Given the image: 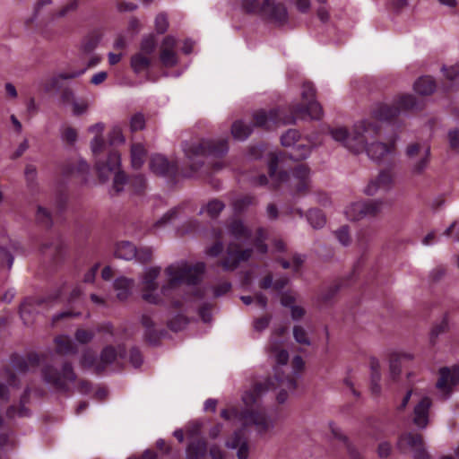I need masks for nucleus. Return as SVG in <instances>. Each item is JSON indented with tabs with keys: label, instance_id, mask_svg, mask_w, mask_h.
Returning <instances> with one entry per match:
<instances>
[{
	"label": "nucleus",
	"instance_id": "nucleus-1",
	"mask_svg": "<svg viewBox=\"0 0 459 459\" xmlns=\"http://www.w3.org/2000/svg\"><path fill=\"white\" fill-rule=\"evenodd\" d=\"M304 365L302 358L297 355L291 361V373L285 374L281 368L275 367L273 377H269L264 382L255 383L252 389L245 392L242 395L245 405L243 409L232 407L221 411V416L224 420L235 419L242 423V428L235 430L226 441L228 447L238 448V459H247L248 457L247 427L255 426L259 435L265 434L273 427L272 420L262 403L263 395L269 390L281 388L276 400L279 403H283L288 397L287 390L297 388V378L303 370Z\"/></svg>",
	"mask_w": 459,
	"mask_h": 459
},
{
	"label": "nucleus",
	"instance_id": "nucleus-2",
	"mask_svg": "<svg viewBox=\"0 0 459 459\" xmlns=\"http://www.w3.org/2000/svg\"><path fill=\"white\" fill-rule=\"evenodd\" d=\"M418 108L416 98L411 94L399 96L394 104L377 103L372 109L371 119H365L356 124L351 134L345 127L330 128L332 137L340 142L354 153L367 152L368 156L377 162L390 161L395 154V141L389 143L375 142L368 144V140L377 136L380 130V121H392L402 110Z\"/></svg>",
	"mask_w": 459,
	"mask_h": 459
},
{
	"label": "nucleus",
	"instance_id": "nucleus-3",
	"mask_svg": "<svg viewBox=\"0 0 459 459\" xmlns=\"http://www.w3.org/2000/svg\"><path fill=\"white\" fill-rule=\"evenodd\" d=\"M204 269V263H196L194 265L168 266L165 273L169 280L161 287L160 296L156 292L160 268L152 267L143 277L142 297L151 304L158 305L166 300L171 307L181 309L186 302L205 297V290L197 286L202 280Z\"/></svg>",
	"mask_w": 459,
	"mask_h": 459
},
{
	"label": "nucleus",
	"instance_id": "nucleus-4",
	"mask_svg": "<svg viewBox=\"0 0 459 459\" xmlns=\"http://www.w3.org/2000/svg\"><path fill=\"white\" fill-rule=\"evenodd\" d=\"M104 129L101 123L95 124L89 128L91 133H96V136L91 141V151L96 158L95 168L100 181L108 178L109 174L115 173L112 190L118 194L126 187L134 195H142L146 188V180L143 175L137 174L132 177L126 176L120 170V153L115 149L109 150L106 160H101L99 155L103 152L106 143L100 135Z\"/></svg>",
	"mask_w": 459,
	"mask_h": 459
},
{
	"label": "nucleus",
	"instance_id": "nucleus-5",
	"mask_svg": "<svg viewBox=\"0 0 459 459\" xmlns=\"http://www.w3.org/2000/svg\"><path fill=\"white\" fill-rule=\"evenodd\" d=\"M301 99V102L292 104L288 110L283 108L257 110L253 115L254 126L269 130L279 125L294 124L298 118L321 119L323 109L316 100V89L311 82L303 83Z\"/></svg>",
	"mask_w": 459,
	"mask_h": 459
},
{
	"label": "nucleus",
	"instance_id": "nucleus-6",
	"mask_svg": "<svg viewBox=\"0 0 459 459\" xmlns=\"http://www.w3.org/2000/svg\"><path fill=\"white\" fill-rule=\"evenodd\" d=\"M279 159L271 153L268 163V173L273 181V188L276 189L284 183L296 195H304L310 189V169L306 164L296 165L290 171H278Z\"/></svg>",
	"mask_w": 459,
	"mask_h": 459
},
{
	"label": "nucleus",
	"instance_id": "nucleus-7",
	"mask_svg": "<svg viewBox=\"0 0 459 459\" xmlns=\"http://www.w3.org/2000/svg\"><path fill=\"white\" fill-rule=\"evenodd\" d=\"M229 150L227 138L219 140L202 139L184 148L185 155L189 164L190 171L184 172L185 177H191L204 163V159L207 156L215 158L223 157Z\"/></svg>",
	"mask_w": 459,
	"mask_h": 459
},
{
	"label": "nucleus",
	"instance_id": "nucleus-8",
	"mask_svg": "<svg viewBox=\"0 0 459 459\" xmlns=\"http://www.w3.org/2000/svg\"><path fill=\"white\" fill-rule=\"evenodd\" d=\"M42 377L46 383L65 394L71 393L69 384L74 383L77 378L70 361L64 362L61 370L51 365L45 366L42 368Z\"/></svg>",
	"mask_w": 459,
	"mask_h": 459
},
{
	"label": "nucleus",
	"instance_id": "nucleus-9",
	"mask_svg": "<svg viewBox=\"0 0 459 459\" xmlns=\"http://www.w3.org/2000/svg\"><path fill=\"white\" fill-rule=\"evenodd\" d=\"M79 0H71L57 12L47 11L46 8L52 4V0H39L34 8L33 21L43 24L52 22L56 17H63L71 11L76 10Z\"/></svg>",
	"mask_w": 459,
	"mask_h": 459
},
{
	"label": "nucleus",
	"instance_id": "nucleus-10",
	"mask_svg": "<svg viewBox=\"0 0 459 459\" xmlns=\"http://www.w3.org/2000/svg\"><path fill=\"white\" fill-rule=\"evenodd\" d=\"M299 138L300 134L296 129H289L281 137V143L283 146L291 147L290 151L284 152L283 154L294 160L307 159L311 152L310 145L299 143Z\"/></svg>",
	"mask_w": 459,
	"mask_h": 459
},
{
	"label": "nucleus",
	"instance_id": "nucleus-11",
	"mask_svg": "<svg viewBox=\"0 0 459 459\" xmlns=\"http://www.w3.org/2000/svg\"><path fill=\"white\" fill-rule=\"evenodd\" d=\"M384 204L382 200L355 202L346 208L345 215L351 221H359L364 217H376L381 212Z\"/></svg>",
	"mask_w": 459,
	"mask_h": 459
},
{
	"label": "nucleus",
	"instance_id": "nucleus-12",
	"mask_svg": "<svg viewBox=\"0 0 459 459\" xmlns=\"http://www.w3.org/2000/svg\"><path fill=\"white\" fill-rule=\"evenodd\" d=\"M252 253V248L242 249L238 244L230 242L227 247L225 255L218 262V265L225 272L234 271L240 263L247 262L251 257Z\"/></svg>",
	"mask_w": 459,
	"mask_h": 459
},
{
	"label": "nucleus",
	"instance_id": "nucleus-13",
	"mask_svg": "<svg viewBox=\"0 0 459 459\" xmlns=\"http://www.w3.org/2000/svg\"><path fill=\"white\" fill-rule=\"evenodd\" d=\"M87 68L78 71L63 72L51 77L44 82L43 88L46 92L61 91V100L64 103H69L74 100L73 91L69 88L62 89V80L74 79L85 73Z\"/></svg>",
	"mask_w": 459,
	"mask_h": 459
},
{
	"label": "nucleus",
	"instance_id": "nucleus-14",
	"mask_svg": "<svg viewBox=\"0 0 459 459\" xmlns=\"http://www.w3.org/2000/svg\"><path fill=\"white\" fill-rule=\"evenodd\" d=\"M260 16L277 26L285 25L289 20L285 4L281 2H276L275 0L263 1Z\"/></svg>",
	"mask_w": 459,
	"mask_h": 459
},
{
	"label": "nucleus",
	"instance_id": "nucleus-15",
	"mask_svg": "<svg viewBox=\"0 0 459 459\" xmlns=\"http://www.w3.org/2000/svg\"><path fill=\"white\" fill-rule=\"evenodd\" d=\"M397 447L401 452H405L408 448L414 449V459H431L423 448V438L420 434H402L398 438Z\"/></svg>",
	"mask_w": 459,
	"mask_h": 459
},
{
	"label": "nucleus",
	"instance_id": "nucleus-16",
	"mask_svg": "<svg viewBox=\"0 0 459 459\" xmlns=\"http://www.w3.org/2000/svg\"><path fill=\"white\" fill-rule=\"evenodd\" d=\"M459 384V366L444 367L439 369V377L436 386L446 397H448L453 387Z\"/></svg>",
	"mask_w": 459,
	"mask_h": 459
},
{
	"label": "nucleus",
	"instance_id": "nucleus-17",
	"mask_svg": "<svg viewBox=\"0 0 459 459\" xmlns=\"http://www.w3.org/2000/svg\"><path fill=\"white\" fill-rule=\"evenodd\" d=\"M126 356L127 351L125 345H119L117 349L112 345L104 347L100 352V361L96 365V373L104 372L108 365L117 361V359H125Z\"/></svg>",
	"mask_w": 459,
	"mask_h": 459
},
{
	"label": "nucleus",
	"instance_id": "nucleus-18",
	"mask_svg": "<svg viewBox=\"0 0 459 459\" xmlns=\"http://www.w3.org/2000/svg\"><path fill=\"white\" fill-rule=\"evenodd\" d=\"M151 170L160 176L168 177L171 179H175L178 167L175 161H169L166 157L156 154L153 155L150 160Z\"/></svg>",
	"mask_w": 459,
	"mask_h": 459
},
{
	"label": "nucleus",
	"instance_id": "nucleus-19",
	"mask_svg": "<svg viewBox=\"0 0 459 459\" xmlns=\"http://www.w3.org/2000/svg\"><path fill=\"white\" fill-rule=\"evenodd\" d=\"M365 262H366V255H362L361 257L359 259V261L354 265L351 275L348 279L342 280L339 283H336V284L331 286L325 293L322 294V296H321L322 301L324 303L330 302L340 289H342L343 287L350 286L352 281L358 279L362 273Z\"/></svg>",
	"mask_w": 459,
	"mask_h": 459
},
{
	"label": "nucleus",
	"instance_id": "nucleus-20",
	"mask_svg": "<svg viewBox=\"0 0 459 459\" xmlns=\"http://www.w3.org/2000/svg\"><path fill=\"white\" fill-rule=\"evenodd\" d=\"M43 359V354L36 352H30L26 357L14 353L10 357V363L13 369L25 373L30 368H37Z\"/></svg>",
	"mask_w": 459,
	"mask_h": 459
},
{
	"label": "nucleus",
	"instance_id": "nucleus-21",
	"mask_svg": "<svg viewBox=\"0 0 459 459\" xmlns=\"http://www.w3.org/2000/svg\"><path fill=\"white\" fill-rule=\"evenodd\" d=\"M177 40L173 36H166L161 43L160 51V61L165 67H174L178 62V55L176 52Z\"/></svg>",
	"mask_w": 459,
	"mask_h": 459
},
{
	"label": "nucleus",
	"instance_id": "nucleus-22",
	"mask_svg": "<svg viewBox=\"0 0 459 459\" xmlns=\"http://www.w3.org/2000/svg\"><path fill=\"white\" fill-rule=\"evenodd\" d=\"M432 401L425 396L415 405L413 409L412 422L419 429H425L429 424V410Z\"/></svg>",
	"mask_w": 459,
	"mask_h": 459
},
{
	"label": "nucleus",
	"instance_id": "nucleus-23",
	"mask_svg": "<svg viewBox=\"0 0 459 459\" xmlns=\"http://www.w3.org/2000/svg\"><path fill=\"white\" fill-rule=\"evenodd\" d=\"M394 183V175L390 169H384L380 171L378 177L371 180L364 190L367 195H374L378 190H388Z\"/></svg>",
	"mask_w": 459,
	"mask_h": 459
},
{
	"label": "nucleus",
	"instance_id": "nucleus-24",
	"mask_svg": "<svg viewBox=\"0 0 459 459\" xmlns=\"http://www.w3.org/2000/svg\"><path fill=\"white\" fill-rule=\"evenodd\" d=\"M89 170L90 166L83 160H79L76 163L66 161L60 168V172L65 178L77 176L82 183L87 182Z\"/></svg>",
	"mask_w": 459,
	"mask_h": 459
},
{
	"label": "nucleus",
	"instance_id": "nucleus-25",
	"mask_svg": "<svg viewBox=\"0 0 459 459\" xmlns=\"http://www.w3.org/2000/svg\"><path fill=\"white\" fill-rule=\"evenodd\" d=\"M50 252L53 263L59 264L65 256V244L61 238L57 236L51 242L44 243L40 246V252L47 254Z\"/></svg>",
	"mask_w": 459,
	"mask_h": 459
},
{
	"label": "nucleus",
	"instance_id": "nucleus-26",
	"mask_svg": "<svg viewBox=\"0 0 459 459\" xmlns=\"http://www.w3.org/2000/svg\"><path fill=\"white\" fill-rule=\"evenodd\" d=\"M30 389L26 387L23 394L21 396L19 405H11L6 410V416L9 419H13L14 417H29L30 415V411L26 407V404L30 401Z\"/></svg>",
	"mask_w": 459,
	"mask_h": 459
},
{
	"label": "nucleus",
	"instance_id": "nucleus-27",
	"mask_svg": "<svg viewBox=\"0 0 459 459\" xmlns=\"http://www.w3.org/2000/svg\"><path fill=\"white\" fill-rule=\"evenodd\" d=\"M141 322L143 326L145 328V341L152 345L159 344L163 335V331H159L154 328V322L148 315H143Z\"/></svg>",
	"mask_w": 459,
	"mask_h": 459
},
{
	"label": "nucleus",
	"instance_id": "nucleus-28",
	"mask_svg": "<svg viewBox=\"0 0 459 459\" xmlns=\"http://www.w3.org/2000/svg\"><path fill=\"white\" fill-rule=\"evenodd\" d=\"M411 359L412 356L409 353L393 352L390 355V373L394 380H396L399 377L402 367L404 363Z\"/></svg>",
	"mask_w": 459,
	"mask_h": 459
},
{
	"label": "nucleus",
	"instance_id": "nucleus-29",
	"mask_svg": "<svg viewBox=\"0 0 459 459\" xmlns=\"http://www.w3.org/2000/svg\"><path fill=\"white\" fill-rule=\"evenodd\" d=\"M40 300L34 298H26L20 306V316L25 325L32 322L33 315L36 313V304L39 305Z\"/></svg>",
	"mask_w": 459,
	"mask_h": 459
},
{
	"label": "nucleus",
	"instance_id": "nucleus-30",
	"mask_svg": "<svg viewBox=\"0 0 459 459\" xmlns=\"http://www.w3.org/2000/svg\"><path fill=\"white\" fill-rule=\"evenodd\" d=\"M56 351L61 355L75 354L77 347L67 335H58L55 338Z\"/></svg>",
	"mask_w": 459,
	"mask_h": 459
},
{
	"label": "nucleus",
	"instance_id": "nucleus-31",
	"mask_svg": "<svg viewBox=\"0 0 459 459\" xmlns=\"http://www.w3.org/2000/svg\"><path fill=\"white\" fill-rule=\"evenodd\" d=\"M152 64V58L150 56L138 52L132 56L130 65L135 74H140L148 70Z\"/></svg>",
	"mask_w": 459,
	"mask_h": 459
},
{
	"label": "nucleus",
	"instance_id": "nucleus-32",
	"mask_svg": "<svg viewBox=\"0 0 459 459\" xmlns=\"http://www.w3.org/2000/svg\"><path fill=\"white\" fill-rule=\"evenodd\" d=\"M207 452V442L204 439H197L189 443L186 448L187 459H202Z\"/></svg>",
	"mask_w": 459,
	"mask_h": 459
},
{
	"label": "nucleus",
	"instance_id": "nucleus-33",
	"mask_svg": "<svg viewBox=\"0 0 459 459\" xmlns=\"http://www.w3.org/2000/svg\"><path fill=\"white\" fill-rule=\"evenodd\" d=\"M134 281L126 277H118L114 281V289L117 291V297L124 301L131 295Z\"/></svg>",
	"mask_w": 459,
	"mask_h": 459
},
{
	"label": "nucleus",
	"instance_id": "nucleus-34",
	"mask_svg": "<svg viewBox=\"0 0 459 459\" xmlns=\"http://www.w3.org/2000/svg\"><path fill=\"white\" fill-rule=\"evenodd\" d=\"M331 430L333 437L342 442L343 447L348 453V459H363L357 449L351 444L348 437L341 433V431L331 425Z\"/></svg>",
	"mask_w": 459,
	"mask_h": 459
},
{
	"label": "nucleus",
	"instance_id": "nucleus-35",
	"mask_svg": "<svg viewBox=\"0 0 459 459\" xmlns=\"http://www.w3.org/2000/svg\"><path fill=\"white\" fill-rule=\"evenodd\" d=\"M101 36V31L99 29H95L89 32L82 39L81 46L82 51L85 54L92 52L97 48Z\"/></svg>",
	"mask_w": 459,
	"mask_h": 459
},
{
	"label": "nucleus",
	"instance_id": "nucleus-36",
	"mask_svg": "<svg viewBox=\"0 0 459 459\" xmlns=\"http://www.w3.org/2000/svg\"><path fill=\"white\" fill-rule=\"evenodd\" d=\"M136 255L135 246L129 241L118 242L115 248V256L125 260H132Z\"/></svg>",
	"mask_w": 459,
	"mask_h": 459
},
{
	"label": "nucleus",
	"instance_id": "nucleus-37",
	"mask_svg": "<svg viewBox=\"0 0 459 459\" xmlns=\"http://www.w3.org/2000/svg\"><path fill=\"white\" fill-rule=\"evenodd\" d=\"M436 89L435 80L431 76H421L414 83V90L420 95H430Z\"/></svg>",
	"mask_w": 459,
	"mask_h": 459
},
{
	"label": "nucleus",
	"instance_id": "nucleus-38",
	"mask_svg": "<svg viewBox=\"0 0 459 459\" xmlns=\"http://www.w3.org/2000/svg\"><path fill=\"white\" fill-rule=\"evenodd\" d=\"M228 230L236 239H246L251 236L250 230L244 225L241 220L234 219L229 225Z\"/></svg>",
	"mask_w": 459,
	"mask_h": 459
},
{
	"label": "nucleus",
	"instance_id": "nucleus-39",
	"mask_svg": "<svg viewBox=\"0 0 459 459\" xmlns=\"http://www.w3.org/2000/svg\"><path fill=\"white\" fill-rule=\"evenodd\" d=\"M371 368V385L370 390L372 394L378 395L381 392V386L379 381L381 379V374L379 371L380 365L379 361L376 358H372L370 360Z\"/></svg>",
	"mask_w": 459,
	"mask_h": 459
},
{
	"label": "nucleus",
	"instance_id": "nucleus-40",
	"mask_svg": "<svg viewBox=\"0 0 459 459\" xmlns=\"http://www.w3.org/2000/svg\"><path fill=\"white\" fill-rule=\"evenodd\" d=\"M212 234H213L215 241L211 247H209L206 249V254L209 256L217 257L221 254V252L224 248V244L222 241L223 231L221 229L217 228V229L212 230Z\"/></svg>",
	"mask_w": 459,
	"mask_h": 459
},
{
	"label": "nucleus",
	"instance_id": "nucleus-41",
	"mask_svg": "<svg viewBox=\"0 0 459 459\" xmlns=\"http://www.w3.org/2000/svg\"><path fill=\"white\" fill-rule=\"evenodd\" d=\"M252 130V126L242 120H237L231 126L232 136L239 141L246 140L251 134Z\"/></svg>",
	"mask_w": 459,
	"mask_h": 459
},
{
	"label": "nucleus",
	"instance_id": "nucleus-42",
	"mask_svg": "<svg viewBox=\"0 0 459 459\" xmlns=\"http://www.w3.org/2000/svg\"><path fill=\"white\" fill-rule=\"evenodd\" d=\"M146 151L141 143H134L131 147V162L134 169H140L144 163Z\"/></svg>",
	"mask_w": 459,
	"mask_h": 459
},
{
	"label": "nucleus",
	"instance_id": "nucleus-43",
	"mask_svg": "<svg viewBox=\"0 0 459 459\" xmlns=\"http://www.w3.org/2000/svg\"><path fill=\"white\" fill-rule=\"evenodd\" d=\"M255 204H256L255 197L253 195H246L239 198H237L232 203L234 213L236 215H240L245 211H247L249 206L255 205Z\"/></svg>",
	"mask_w": 459,
	"mask_h": 459
},
{
	"label": "nucleus",
	"instance_id": "nucleus-44",
	"mask_svg": "<svg viewBox=\"0 0 459 459\" xmlns=\"http://www.w3.org/2000/svg\"><path fill=\"white\" fill-rule=\"evenodd\" d=\"M430 160V148L428 147L424 151V154L420 159L411 164V171L412 175L420 176L424 173L425 169L428 168Z\"/></svg>",
	"mask_w": 459,
	"mask_h": 459
},
{
	"label": "nucleus",
	"instance_id": "nucleus-45",
	"mask_svg": "<svg viewBox=\"0 0 459 459\" xmlns=\"http://www.w3.org/2000/svg\"><path fill=\"white\" fill-rule=\"evenodd\" d=\"M307 219L314 229H321L325 224V216L320 209H310L307 212Z\"/></svg>",
	"mask_w": 459,
	"mask_h": 459
},
{
	"label": "nucleus",
	"instance_id": "nucleus-46",
	"mask_svg": "<svg viewBox=\"0 0 459 459\" xmlns=\"http://www.w3.org/2000/svg\"><path fill=\"white\" fill-rule=\"evenodd\" d=\"M224 208L225 204L222 201L212 199L202 209V212L205 211L212 219H216Z\"/></svg>",
	"mask_w": 459,
	"mask_h": 459
},
{
	"label": "nucleus",
	"instance_id": "nucleus-47",
	"mask_svg": "<svg viewBox=\"0 0 459 459\" xmlns=\"http://www.w3.org/2000/svg\"><path fill=\"white\" fill-rule=\"evenodd\" d=\"M157 48V40L155 36L150 34L144 37L140 44V52L147 56H152Z\"/></svg>",
	"mask_w": 459,
	"mask_h": 459
},
{
	"label": "nucleus",
	"instance_id": "nucleus-48",
	"mask_svg": "<svg viewBox=\"0 0 459 459\" xmlns=\"http://www.w3.org/2000/svg\"><path fill=\"white\" fill-rule=\"evenodd\" d=\"M36 221L42 227L48 229L52 225L53 218L47 209L39 205L36 212Z\"/></svg>",
	"mask_w": 459,
	"mask_h": 459
},
{
	"label": "nucleus",
	"instance_id": "nucleus-49",
	"mask_svg": "<svg viewBox=\"0 0 459 459\" xmlns=\"http://www.w3.org/2000/svg\"><path fill=\"white\" fill-rule=\"evenodd\" d=\"M188 318L183 314H178L168 322V327L173 332H179L188 325Z\"/></svg>",
	"mask_w": 459,
	"mask_h": 459
},
{
	"label": "nucleus",
	"instance_id": "nucleus-50",
	"mask_svg": "<svg viewBox=\"0 0 459 459\" xmlns=\"http://www.w3.org/2000/svg\"><path fill=\"white\" fill-rule=\"evenodd\" d=\"M99 363L97 356L91 351H86L81 358V366L83 368H94L96 372V365Z\"/></svg>",
	"mask_w": 459,
	"mask_h": 459
},
{
	"label": "nucleus",
	"instance_id": "nucleus-51",
	"mask_svg": "<svg viewBox=\"0 0 459 459\" xmlns=\"http://www.w3.org/2000/svg\"><path fill=\"white\" fill-rule=\"evenodd\" d=\"M95 333L91 329L78 328L74 333L75 340L81 344H88L94 338Z\"/></svg>",
	"mask_w": 459,
	"mask_h": 459
},
{
	"label": "nucleus",
	"instance_id": "nucleus-52",
	"mask_svg": "<svg viewBox=\"0 0 459 459\" xmlns=\"http://www.w3.org/2000/svg\"><path fill=\"white\" fill-rule=\"evenodd\" d=\"M261 5L259 0H241V7L247 13L261 14Z\"/></svg>",
	"mask_w": 459,
	"mask_h": 459
},
{
	"label": "nucleus",
	"instance_id": "nucleus-53",
	"mask_svg": "<svg viewBox=\"0 0 459 459\" xmlns=\"http://www.w3.org/2000/svg\"><path fill=\"white\" fill-rule=\"evenodd\" d=\"M181 206L174 207L170 209L168 212H166L159 221H157L154 224L155 228L161 227L168 222L171 221L175 218H177L181 211Z\"/></svg>",
	"mask_w": 459,
	"mask_h": 459
},
{
	"label": "nucleus",
	"instance_id": "nucleus-54",
	"mask_svg": "<svg viewBox=\"0 0 459 459\" xmlns=\"http://www.w3.org/2000/svg\"><path fill=\"white\" fill-rule=\"evenodd\" d=\"M134 258L142 263V264H147L150 263L152 260V250L151 247H141L136 248V255Z\"/></svg>",
	"mask_w": 459,
	"mask_h": 459
},
{
	"label": "nucleus",
	"instance_id": "nucleus-55",
	"mask_svg": "<svg viewBox=\"0 0 459 459\" xmlns=\"http://www.w3.org/2000/svg\"><path fill=\"white\" fill-rule=\"evenodd\" d=\"M448 328V320L446 317H444L443 320L437 325H435L430 333V342L432 344H435L436 339L437 336L446 332Z\"/></svg>",
	"mask_w": 459,
	"mask_h": 459
},
{
	"label": "nucleus",
	"instance_id": "nucleus-56",
	"mask_svg": "<svg viewBox=\"0 0 459 459\" xmlns=\"http://www.w3.org/2000/svg\"><path fill=\"white\" fill-rule=\"evenodd\" d=\"M68 196L66 193L60 191L56 197V217L62 215L66 208Z\"/></svg>",
	"mask_w": 459,
	"mask_h": 459
},
{
	"label": "nucleus",
	"instance_id": "nucleus-57",
	"mask_svg": "<svg viewBox=\"0 0 459 459\" xmlns=\"http://www.w3.org/2000/svg\"><path fill=\"white\" fill-rule=\"evenodd\" d=\"M145 126L144 116L142 113L134 114L130 120L131 131L136 132L143 129Z\"/></svg>",
	"mask_w": 459,
	"mask_h": 459
},
{
	"label": "nucleus",
	"instance_id": "nucleus-58",
	"mask_svg": "<svg viewBox=\"0 0 459 459\" xmlns=\"http://www.w3.org/2000/svg\"><path fill=\"white\" fill-rule=\"evenodd\" d=\"M169 27L168 17L165 13H159L155 18V30L159 34H163Z\"/></svg>",
	"mask_w": 459,
	"mask_h": 459
},
{
	"label": "nucleus",
	"instance_id": "nucleus-59",
	"mask_svg": "<svg viewBox=\"0 0 459 459\" xmlns=\"http://www.w3.org/2000/svg\"><path fill=\"white\" fill-rule=\"evenodd\" d=\"M293 335L295 340L300 344H309V339L307 337L306 330L300 325H295L293 328Z\"/></svg>",
	"mask_w": 459,
	"mask_h": 459
},
{
	"label": "nucleus",
	"instance_id": "nucleus-60",
	"mask_svg": "<svg viewBox=\"0 0 459 459\" xmlns=\"http://www.w3.org/2000/svg\"><path fill=\"white\" fill-rule=\"evenodd\" d=\"M13 263V256L10 250L6 247H0V266H4L6 264L7 268L11 269Z\"/></svg>",
	"mask_w": 459,
	"mask_h": 459
},
{
	"label": "nucleus",
	"instance_id": "nucleus-61",
	"mask_svg": "<svg viewBox=\"0 0 459 459\" xmlns=\"http://www.w3.org/2000/svg\"><path fill=\"white\" fill-rule=\"evenodd\" d=\"M212 304L205 302L198 308V315L204 323L212 320Z\"/></svg>",
	"mask_w": 459,
	"mask_h": 459
},
{
	"label": "nucleus",
	"instance_id": "nucleus-62",
	"mask_svg": "<svg viewBox=\"0 0 459 459\" xmlns=\"http://www.w3.org/2000/svg\"><path fill=\"white\" fill-rule=\"evenodd\" d=\"M129 361L134 368H139L143 363V355L137 347H133L129 351Z\"/></svg>",
	"mask_w": 459,
	"mask_h": 459
},
{
	"label": "nucleus",
	"instance_id": "nucleus-63",
	"mask_svg": "<svg viewBox=\"0 0 459 459\" xmlns=\"http://www.w3.org/2000/svg\"><path fill=\"white\" fill-rule=\"evenodd\" d=\"M335 236L341 244L348 246L351 242V237L349 234L348 226H342L338 230L335 231Z\"/></svg>",
	"mask_w": 459,
	"mask_h": 459
},
{
	"label": "nucleus",
	"instance_id": "nucleus-64",
	"mask_svg": "<svg viewBox=\"0 0 459 459\" xmlns=\"http://www.w3.org/2000/svg\"><path fill=\"white\" fill-rule=\"evenodd\" d=\"M448 140L450 148L454 151H459V130L453 129L448 132Z\"/></svg>",
	"mask_w": 459,
	"mask_h": 459
}]
</instances>
